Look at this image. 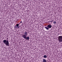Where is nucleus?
<instances>
[{"mask_svg": "<svg viewBox=\"0 0 62 62\" xmlns=\"http://www.w3.org/2000/svg\"><path fill=\"white\" fill-rule=\"evenodd\" d=\"M43 57H44V58H47V56L46 55H44L43 56Z\"/></svg>", "mask_w": 62, "mask_h": 62, "instance_id": "6", "label": "nucleus"}, {"mask_svg": "<svg viewBox=\"0 0 62 62\" xmlns=\"http://www.w3.org/2000/svg\"><path fill=\"white\" fill-rule=\"evenodd\" d=\"M52 22H53V20H52Z\"/></svg>", "mask_w": 62, "mask_h": 62, "instance_id": "11", "label": "nucleus"}, {"mask_svg": "<svg viewBox=\"0 0 62 62\" xmlns=\"http://www.w3.org/2000/svg\"><path fill=\"white\" fill-rule=\"evenodd\" d=\"M20 23H22V21H21L20 22Z\"/></svg>", "mask_w": 62, "mask_h": 62, "instance_id": "10", "label": "nucleus"}, {"mask_svg": "<svg viewBox=\"0 0 62 62\" xmlns=\"http://www.w3.org/2000/svg\"><path fill=\"white\" fill-rule=\"evenodd\" d=\"M45 28L46 29V30H49V28L47 27H45Z\"/></svg>", "mask_w": 62, "mask_h": 62, "instance_id": "8", "label": "nucleus"}, {"mask_svg": "<svg viewBox=\"0 0 62 62\" xmlns=\"http://www.w3.org/2000/svg\"><path fill=\"white\" fill-rule=\"evenodd\" d=\"M3 43H4L5 44L6 46H9V42L8 40H4L3 41Z\"/></svg>", "mask_w": 62, "mask_h": 62, "instance_id": "2", "label": "nucleus"}, {"mask_svg": "<svg viewBox=\"0 0 62 62\" xmlns=\"http://www.w3.org/2000/svg\"><path fill=\"white\" fill-rule=\"evenodd\" d=\"M43 62H46V60L45 59H43Z\"/></svg>", "mask_w": 62, "mask_h": 62, "instance_id": "7", "label": "nucleus"}, {"mask_svg": "<svg viewBox=\"0 0 62 62\" xmlns=\"http://www.w3.org/2000/svg\"><path fill=\"white\" fill-rule=\"evenodd\" d=\"M58 39L60 42H62V36H59Z\"/></svg>", "mask_w": 62, "mask_h": 62, "instance_id": "3", "label": "nucleus"}, {"mask_svg": "<svg viewBox=\"0 0 62 62\" xmlns=\"http://www.w3.org/2000/svg\"><path fill=\"white\" fill-rule=\"evenodd\" d=\"M50 22H52V21H50Z\"/></svg>", "mask_w": 62, "mask_h": 62, "instance_id": "12", "label": "nucleus"}, {"mask_svg": "<svg viewBox=\"0 0 62 62\" xmlns=\"http://www.w3.org/2000/svg\"><path fill=\"white\" fill-rule=\"evenodd\" d=\"M8 39V38H7V39Z\"/></svg>", "mask_w": 62, "mask_h": 62, "instance_id": "13", "label": "nucleus"}, {"mask_svg": "<svg viewBox=\"0 0 62 62\" xmlns=\"http://www.w3.org/2000/svg\"><path fill=\"white\" fill-rule=\"evenodd\" d=\"M53 23H54V24H55V23H56V21H54V22H53Z\"/></svg>", "mask_w": 62, "mask_h": 62, "instance_id": "9", "label": "nucleus"}, {"mask_svg": "<svg viewBox=\"0 0 62 62\" xmlns=\"http://www.w3.org/2000/svg\"><path fill=\"white\" fill-rule=\"evenodd\" d=\"M52 27V26L51 24V25H50V24H48L47 25V26L48 28H51Z\"/></svg>", "mask_w": 62, "mask_h": 62, "instance_id": "5", "label": "nucleus"}, {"mask_svg": "<svg viewBox=\"0 0 62 62\" xmlns=\"http://www.w3.org/2000/svg\"><path fill=\"white\" fill-rule=\"evenodd\" d=\"M19 24L17 23V24L16 25L15 27V28L16 29L17 28H19V27H18L19 26Z\"/></svg>", "mask_w": 62, "mask_h": 62, "instance_id": "4", "label": "nucleus"}, {"mask_svg": "<svg viewBox=\"0 0 62 62\" xmlns=\"http://www.w3.org/2000/svg\"><path fill=\"white\" fill-rule=\"evenodd\" d=\"M24 34H23L22 36L23 38H24L25 39H26V40H29L30 39L29 37L28 36L27 37V32L26 31H25Z\"/></svg>", "mask_w": 62, "mask_h": 62, "instance_id": "1", "label": "nucleus"}]
</instances>
